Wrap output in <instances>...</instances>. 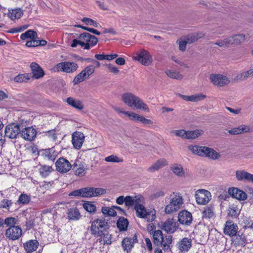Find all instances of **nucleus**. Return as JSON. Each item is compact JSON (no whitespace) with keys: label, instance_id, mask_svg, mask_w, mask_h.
Masks as SVG:
<instances>
[{"label":"nucleus","instance_id":"obj_1","mask_svg":"<svg viewBox=\"0 0 253 253\" xmlns=\"http://www.w3.org/2000/svg\"><path fill=\"white\" fill-rule=\"evenodd\" d=\"M122 99L124 103L133 109L141 110L149 112L148 105L139 97L131 92L124 93L122 95Z\"/></svg>","mask_w":253,"mask_h":253},{"label":"nucleus","instance_id":"obj_2","mask_svg":"<svg viewBox=\"0 0 253 253\" xmlns=\"http://www.w3.org/2000/svg\"><path fill=\"white\" fill-rule=\"evenodd\" d=\"M98 42V39L94 36L88 33H83L79 36V40L74 39L72 41L71 46L75 47L78 45H81L84 49H89L95 45Z\"/></svg>","mask_w":253,"mask_h":253},{"label":"nucleus","instance_id":"obj_3","mask_svg":"<svg viewBox=\"0 0 253 253\" xmlns=\"http://www.w3.org/2000/svg\"><path fill=\"white\" fill-rule=\"evenodd\" d=\"M144 203H140L135 206L134 209L136 211V215L138 217L143 218L147 222H152L156 219V211L153 207L146 208L143 204Z\"/></svg>","mask_w":253,"mask_h":253},{"label":"nucleus","instance_id":"obj_4","mask_svg":"<svg viewBox=\"0 0 253 253\" xmlns=\"http://www.w3.org/2000/svg\"><path fill=\"white\" fill-rule=\"evenodd\" d=\"M183 200L182 196L179 193H173L169 198V202L165 207V212L170 214L177 211L182 206Z\"/></svg>","mask_w":253,"mask_h":253},{"label":"nucleus","instance_id":"obj_5","mask_svg":"<svg viewBox=\"0 0 253 253\" xmlns=\"http://www.w3.org/2000/svg\"><path fill=\"white\" fill-rule=\"evenodd\" d=\"M105 193V190L102 188H84L74 191L69 196L75 197H91L98 196Z\"/></svg>","mask_w":253,"mask_h":253},{"label":"nucleus","instance_id":"obj_6","mask_svg":"<svg viewBox=\"0 0 253 253\" xmlns=\"http://www.w3.org/2000/svg\"><path fill=\"white\" fill-rule=\"evenodd\" d=\"M189 150L194 154L199 156L208 157L211 159H216L218 158L219 154L212 149L199 146H189Z\"/></svg>","mask_w":253,"mask_h":253},{"label":"nucleus","instance_id":"obj_7","mask_svg":"<svg viewBox=\"0 0 253 253\" xmlns=\"http://www.w3.org/2000/svg\"><path fill=\"white\" fill-rule=\"evenodd\" d=\"M132 58L146 66L150 65L153 62L152 55L147 50L145 49H141L134 53Z\"/></svg>","mask_w":253,"mask_h":253},{"label":"nucleus","instance_id":"obj_8","mask_svg":"<svg viewBox=\"0 0 253 253\" xmlns=\"http://www.w3.org/2000/svg\"><path fill=\"white\" fill-rule=\"evenodd\" d=\"M107 225V222L103 219H97L91 222L90 231L92 234L98 237L101 235Z\"/></svg>","mask_w":253,"mask_h":253},{"label":"nucleus","instance_id":"obj_9","mask_svg":"<svg viewBox=\"0 0 253 253\" xmlns=\"http://www.w3.org/2000/svg\"><path fill=\"white\" fill-rule=\"evenodd\" d=\"M79 66L75 62L64 61L57 64L54 67L55 71H61L67 73H71L76 71Z\"/></svg>","mask_w":253,"mask_h":253},{"label":"nucleus","instance_id":"obj_10","mask_svg":"<svg viewBox=\"0 0 253 253\" xmlns=\"http://www.w3.org/2000/svg\"><path fill=\"white\" fill-rule=\"evenodd\" d=\"M95 71V67L93 65L86 66L74 79L73 83L74 84H78L87 79Z\"/></svg>","mask_w":253,"mask_h":253},{"label":"nucleus","instance_id":"obj_11","mask_svg":"<svg viewBox=\"0 0 253 253\" xmlns=\"http://www.w3.org/2000/svg\"><path fill=\"white\" fill-rule=\"evenodd\" d=\"M211 193L205 189H199L196 191L195 198L198 205H205L211 200Z\"/></svg>","mask_w":253,"mask_h":253},{"label":"nucleus","instance_id":"obj_12","mask_svg":"<svg viewBox=\"0 0 253 253\" xmlns=\"http://www.w3.org/2000/svg\"><path fill=\"white\" fill-rule=\"evenodd\" d=\"M22 127L19 124H10L5 127V135L9 138H15L19 133Z\"/></svg>","mask_w":253,"mask_h":253},{"label":"nucleus","instance_id":"obj_13","mask_svg":"<svg viewBox=\"0 0 253 253\" xmlns=\"http://www.w3.org/2000/svg\"><path fill=\"white\" fill-rule=\"evenodd\" d=\"M22 232V229L18 226H12L6 230L5 235L9 239L15 240L21 237Z\"/></svg>","mask_w":253,"mask_h":253},{"label":"nucleus","instance_id":"obj_14","mask_svg":"<svg viewBox=\"0 0 253 253\" xmlns=\"http://www.w3.org/2000/svg\"><path fill=\"white\" fill-rule=\"evenodd\" d=\"M55 165L57 170L61 173H66L72 168L71 163L64 158L58 159Z\"/></svg>","mask_w":253,"mask_h":253},{"label":"nucleus","instance_id":"obj_15","mask_svg":"<svg viewBox=\"0 0 253 253\" xmlns=\"http://www.w3.org/2000/svg\"><path fill=\"white\" fill-rule=\"evenodd\" d=\"M210 80L214 85L219 86L225 85L230 82L226 76L220 74H211L210 76Z\"/></svg>","mask_w":253,"mask_h":253},{"label":"nucleus","instance_id":"obj_16","mask_svg":"<svg viewBox=\"0 0 253 253\" xmlns=\"http://www.w3.org/2000/svg\"><path fill=\"white\" fill-rule=\"evenodd\" d=\"M85 136L83 133L80 131L74 132L72 135V142L74 147L80 149L84 141Z\"/></svg>","mask_w":253,"mask_h":253},{"label":"nucleus","instance_id":"obj_17","mask_svg":"<svg viewBox=\"0 0 253 253\" xmlns=\"http://www.w3.org/2000/svg\"><path fill=\"white\" fill-rule=\"evenodd\" d=\"M21 135L24 139L31 141L36 135V131L32 127H27L24 129L22 128Z\"/></svg>","mask_w":253,"mask_h":253},{"label":"nucleus","instance_id":"obj_18","mask_svg":"<svg viewBox=\"0 0 253 253\" xmlns=\"http://www.w3.org/2000/svg\"><path fill=\"white\" fill-rule=\"evenodd\" d=\"M238 229V227L236 224L231 221H228L225 225L224 233L225 234L230 236H233L237 233Z\"/></svg>","mask_w":253,"mask_h":253},{"label":"nucleus","instance_id":"obj_19","mask_svg":"<svg viewBox=\"0 0 253 253\" xmlns=\"http://www.w3.org/2000/svg\"><path fill=\"white\" fill-rule=\"evenodd\" d=\"M178 227V223L173 219L166 220L162 226V229L167 232L173 233Z\"/></svg>","mask_w":253,"mask_h":253},{"label":"nucleus","instance_id":"obj_20","mask_svg":"<svg viewBox=\"0 0 253 253\" xmlns=\"http://www.w3.org/2000/svg\"><path fill=\"white\" fill-rule=\"evenodd\" d=\"M192 220V214L187 211H182L178 214V221L182 224L189 225Z\"/></svg>","mask_w":253,"mask_h":253},{"label":"nucleus","instance_id":"obj_21","mask_svg":"<svg viewBox=\"0 0 253 253\" xmlns=\"http://www.w3.org/2000/svg\"><path fill=\"white\" fill-rule=\"evenodd\" d=\"M229 194L233 198L239 200L244 201L247 199V194L245 192L237 188H229Z\"/></svg>","mask_w":253,"mask_h":253},{"label":"nucleus","instance_id":"obj_22","mask_svg":"<svg viewBox=\"0 0 253 253\" xmlns=\"http://www.w3.org/2000/svg\"><path fill=\"white\" fill-rule=\"evenodd\" d=\"M144 199L141 196H137L135 197L126 196V197L125 204L126 206L129 207L137 205L140 203H144Z\"/></svg>","mask_w":253,"mask_h":253},{"label":"nucleus","instance_id":"obj_23","mask_svg":"<svg viewBox=\"0 0 253 253\" xmlns=\"http://www.w3.org/2000/svg\"><path fill=\"white\" fill-rule=\"evenodd\" d=\"M253 131V128L248 125H241L237 127H234L228 131L230 134L236 135L240 134L243 132H250Z\"/></svg>","mask_w":253,"mask_h":253},{"label":"nucleus","instance_id":"obj_24","mask_svg":"<svg viewBox=\"0 0 253 253\" xmlns=\"http://www.w3.org/2000/svg\"><path fill=\"white\" fill-rule=\"evenodd\" d=\"M168 162L166 159L162 158L157 161L152 166L149 168L148 171L150 173H154L164 166H167Z\"/></svg>","mask_w":253,"mask_h":253},{"label":"nucleus","instance_id":"obj_25","mask_svg":"<svg viewBox=\"0 0 253 253\" xmlns=\"http://www.w3.org/2000/svg\"><path fill=\"white\" fill-rule=\"evenodd\" d=\"M177 95L183 100L191 102H198L204 100L206 96L203 93H198L192 95H184L181 94H177Z\"/></svg>","mask_w":253,"mask_h":253},{"label":"nucleus","instance_id":"obj_26","mask_svg":"<svg viewBox=\"0 0 253 253\" xmlns=\"http://www.w3.org/2000/svg\"><path fill=\"white\" fill-rule=\"evenodd\" d=\"M30 68L34 78L37 79L43 76L44 74V71L37 63L32 62L30 65Z\"/></svg>","mask_w":253,"mask_h":253},{"label":"nucleus","instance_id":"obj_27","mask_svg":"<svg viewBox=\"0 0 253 253\" xmlns=\"http://www.w3.org/2000/svg\"><path fill=\"white\" fill-rule=\"evenodd\" d=\"M137 242V237L134 235L132 238H126L122 241V247L125 251H130L133 247V244Z\"/></svg>","mask_w":253,"mask_h":253},{"label":"nucleus","instance_id":"obj_28","mask_svg":"<svg viewBox=\"0 0 253 253\" xmlns=\"http://www.w3.org/2000/svg\"><path fill=\"white\" fill-rule=\"evenodd\" d=\"M191 241V239L188 238L182 239L178 242V249L183 252H187L192 246Z\"/></svg>","mask_w":253,"mask_h":253},{"label":"nucleus","instance_id":"obj_29","mask_svg":"<svg viewBox=\"0 0 253 253\" xmlns=\"http://www.w3.org/2000/svg\"><path fill=\"white\" fill-rule=\"evenodd\" d=\"M8 11L7 16L12 21L19 19L23 14V10L20 8L9 9Z\"/></svg>","mask_w":253,"mask_h":253},{"label":"nucleus","instance_id":"obj_30","mask_svg":"<svg viewBox=\"0 0 253 253\" xmlns=\"http://www.w3.org/2000/svg\"><path fill=\"white\" fill-rule=\"evenodd\" d=\"M67 218L70 220H78L81 217V213L77 208H72L67 211Z\"/></svg>","mask_w":253,"mask_h":253},{"label":"nucleus","instance_id":"obj_31","mask_svg":"<svg viewBox=\"0 0 253 253\" xmlns=\"http://www.w3.org/2000/svg\"><path fill=\"white\" fill-rule=\"evenodd\" d=\"M253 76V68L247 71L238 73L235 77L234 80L236 82L244 81Z\"/></svg>","mask_w":253,"mask_h":253},{"label":"nucleus","instance_id":"obj_32","mask_svg":"<svg viewBox=\"0 0 253 253\" xmlns=\"http://www.w3.org/2000/svg\"><path fill=\"white\" fill-rule=\"evenodd\" d=\"M231 40V45L237 46L241 44L245 41V36L243 34L235 35L230 37Z\"/></svg>","mask_w":253,"mask_h":253},{"label":"nucleus","instance_id":"obj_33","mask_svg":"<svg viewBox=\"0 0 253 253\" xmlns=\"http://www.w3.org/2000/svg\"><path fill=\"white\" fill-rule=\"evenodd\" d=\"M39 243L36 240H31L27 242L24 245V248L27 253H32L38 248Z\"/></svg>","mask_w":253,"mask_h":253},{"label":"nucleus","instance_id":"obj_34","mask_svg":"<svg viewBox=\"0 0 253 253\" xmlns=\"http://www.w3.org/2000/svg\"><path fill=\"white\" fill-rule=\"evenodd\" d=\"M67 102L71 106L79 110H82L84 108V106L81 101L75 100L72 97H68L67 99Z\"/></svg>","mask_w":253,"mask_h":253},{"label":"nucleus","instance_id":"obj_35","mask_svg":"<svg viewBox=\"0 0 253 253\" xmlns=\"http://www.w3.org/2000/svg\"><path fill=\"white\" fill-rule=\"evenodd\" d=\"M42 155L44 158L51 161H54L56 158V155L52 149L43 150L42 151Z\"/></svg>","mask_w":253,"mask_h":253},{"label":"nucleus","instance_id":"obj_36","mask_svg":"<svg viewBox=\"0 0 253 253\" xmlns=\"http://www.w3.org/2000/svg\"><path fill=\"white\" fill-rule=\"evenodd\" d=\"M36 38H38L37 32L32 30L27 31L20 36V39L22 40H25L27 39H35Z\"/></svg>","mask_w":253,"mask_h":253},{"label":"nucleus","instance_id":"obj_37","mask_svg":"<svg viewBox=\"0 0 253 253\" xmlns=\"http://www.w3.org/2000/svg\"><path fill=\"white\" fill-rule=\"evenodd\" d=\"M166 75L171 79L181 80L183 76L179 72L173 70H167L165 71Z\"/></svg>","mask_w":253,"mask_h":253},{"label":"nucleus","instance_id":"obj_38","mask_svg":"<svg viewBox=\"0 0 253 253\" xmlns=\"http://www.w3.org/2000/svg\"><path fill=\"white\" fill-rule=\"evenodd\" d=\"M204 36V34L202 33H194L189 35L186 38H184L188 43H192L197 41L199 39Z\"/></svg>","mask_w":253,"mask_h":253},{"label":"nucleus","instance_id":"obj_39","mask_svg":"<svg viewBox=\"0 0 253 253\" xmlns=\"http://www.w3.org/2000/svg\"><path fill=\"white\" fill-rule=\"evenodd\" d=\"M101 237L98 239V241L101 244H111V235L109 234L108 233H102Z\"/></svg>","mask_w":253,"mask_h":253},{"label":"nucleus","instance_id":"obj_40","mask_svg":"<svg viewBox=\"0 0 253 253\" xmlns=\"http://www.w3.org/2000/svg\"><path fill=\"white\" fill-rule=\"evenodd\" d=\"M163 235L161 230H157L154 232L153 239L154 243L157 245H159L163 242Z\"/></svg>","mask_w":253,"mask_h":253},{"label":"nucleus","instance_id":"obj_41","mask_svg":"<svg viewBox=\"0 0 253 253\" xmlns=\"http://www.w3.org/2000/svg\"><path fill=\"white\" fill-rule=\"evenodd\" d=\"M120 112L124 115H126L131 121H139L141 116L131 111H120Z\"/></svg>","mask_w":253,"mask_h":253},{"label":"nucleus","instance_id":"obj_42","mask_svg":"<svg viewBox=\"0 0 253 253\" xmlns=\"http://www.w3.org/2000/svg\"><path fill=\"white\" fill-rule=\"evenodd\" d=\"M231 40L230 37H226L223 39L218 40L214 44L220 47H228L231 45Z\"/></svg>","mask_w":253,"mask_h":253},{"label":"nucleus","instance_id":"obj_43","mask_svg":"<svg viewBox=\"0 0 253 253\" xmlns=\"http://www.w3.org/2000/svg\"><path fill=\"white\" fill-rule=\"evenodd\" d=\"M73 169L76 171V174H82L84 173L86 169V168L83 164H78L76 162L72 166Z\"/></svg>","mask_w":253,"mask_h":253},{"label":"nucleus","instance_id":"obj_44","mask_svg":"<svg viewBox=\"0 0 253 253\" xmlns=\"http://www.w3.org/2000/svg\"><path fill=\"white\" fill-rule=\"evenodd\" d=\"M128 224L127 220L125 218H120L117 221V226L121 230L126 229Z\"/></svg>","mask_w":253,"mask_h":253},{"label":"nucleus","instance_id":"obj_45","mask_svg":"<svg viewBox=\"0 0 253 253\" xmlns=\"http://www.w3.org/2000/svg\"><path fill=\"white\" fill-rule=\"evenodd\" d=\"M102 213L107 215L115 216L116 215L117 213L113 207H103L102 208Z\"/></svg>","mask_w":253,"mask_h":253},{"label":"nucleus","instance_id":"obj_46","mask_svg":"<svg viewBox=\"0 0 253 253\" xmlns=\"http://www.w3.org/2000/svg\"><path fill=\"white\" fill-rule=\"evenodd\" d=\"M202 134V130L196 129L192 131H187V139H195Z\"/></svg>","mask_w":253,"mask_h":253},{"label":"nucleus","instance_id":"obj_47","mask_svg":"<svg viewBox=\"0 0 253 253\" xmlns=\"http://www.w3.org/2000/svg\"><path fill=\"white\" fill-rule=\"evenodd\" d=\"M29 79H30V77H29V74H19V75L16 76L14 78V81L15 82L22 83V82H26Z\"/></svg>","mask_w":253,"mask_h":253},{"label":"nucleus","instance_id":"obj_48","mask_svg":"<svg viewBox=\"0 0 253 253\" xmlns=\"http://www.w3.org/2000/svg\"><path fill=\"white\" fill-rule=\"evenodd\" d=\"M171 243L172 237L170 235H167L165 238L163 237V242L160 245H163L165 249H168Z\"/></svg>","mask_w":253,"mask_h":253},{"label":"nucleus","instance_id":"obj_49","mask_svg":"<svg viewBox=\"0 0 253 253\" xmlns=\"http://www.w3.org/2000/svg\"><path fill=\"white\" fill-rule=\"evenodd\" d=\"M83 208L89 212H93L96 211V206L90 202L84 203L83 204Z\"/></svg>","mask_w":253,"mask_h":253},{"label":"nucleus","instance_id":"obj_50","mask_svg":"<svg viewBox=\"0 0 253 253\" xmlns=\"http://www.w3.org/2000/svg\"><path fill=\"white\" fill-rule=\"evenodd\" d=\"M170 168L174 174H180L184 172L182 167L179 164H174L170 166Z\"/></svg>","mask_w":253,"mask_h":253},{"label":"nucleus","instance_id":"obj_51","mask_svg":"<svg viewBox=\"0 0 253 253\" xmlns=\"http://www.w3.org/2000/svg\"><path fill=\"white\" fill-rule=\"evenodd\" d=\"M105 161L107 162L120 163L123 162V159L116 155H111L105 158Z\"/></svg>","mask_w":253,"mask_h":253},{"label":"nucleus","instance_id":"obj_52","mask_svg":"<svg viewBox=\"0 0 253 253\" xmlns=\"http://www.w3.org/2000/svg\"><path fill=\"white\" fill-rule=\"evenodd\" d=\"M203 217L205 218H211L213 216L214 212L213 208L211 207H207L204 211Z\"/></svg>","mask_w":253,"mask_h":253},{"label":"nucleus","instance_id":"obj_53","mask_svg":"<svg viewBox=\"0 0 253 253\" xmlns=\"http://www.w3.org/2000/svg\"><path fill=\"white\" fill-rule=\"evenodd\" d=\"M39 170L40 174H44V173H51L53 169L50 166L43 165L40 167Z\"/></svg>","mask_w":253,"mask_h":253},{"label":"nucleus","instance_id":"obj_54","mask_svg":"<svg viewBox=\"0 0 253 253\" xmlns=\"http://www.w3.org/2000/svg\"><path fill=\"white\" fill-rule=\"evenodd\" d=\"M82 21L86 25L92 26L95 27H98L99 25L97 22L89 18L84 17L82 19Z\"/></svg>","mask_w":253,"mask_h":253},{"label":"nucleus","instance_id":"obj_55","mask_svg":"<svg viewBox=\"0 0 253 253\" xmlns=\"http://www.w3.org/2000/svg\"><path fill=\"white\" fill-rule=\"evenodd\" d=\"M17 219L15 217H9L5 219L4 223L6 226L11 227L12 226H15L17 224Z\"/></svg>","mask_w":253,"mask_h":253},{"label":"nucleus","instance_id":"obj_56","mask_svg":"<svg viewBox=\"0 0 253 253\" xmlns=\"http://www.w3.org/2000/svg\"><path fill=\"white\" fill-rule=\"evenodd\" d=\"M30 201V197L28 195L22 194H21L18 200V202L20 204H27L29 203Z\"/></svg>","mask_w":253,"mask_h":253},{"label":"nucleus","instance_id":"obj_57","mask_svg":"<svg viewBox=\"0 0 253 253\" xmlns=\"http://www.w3.org/2000/svg\"><path fill=\"white\" fill-rule=\"evenodd\" d=\"M237 178L239 180L253 182V175H237Z\"/></svg>","mask_w":253,"mask_h":253},{"label":"nucleus","instance_id":"obj_58","mask_svg":"<svg viewBox=\"0 0 253 253\" xmlns=\"http://www.w3.org/2000/svg\"><path fill=\"white\" fill-rule=\"evenodd\" d=\"M179 45V49L181 51H185L186 49V44L188 43L185 38H181L177 42Z\"/></svg>","mask_w":253,"mask_h":253},{"label":"nucleus","instance_id":"obj_59","mask_svg":"<svg viewBox=\"0 0 253 253\" xmlns=\"http://www.w3.org/2000/svg\"><path fill=\"white\" fill-rule=\"evenodd\" d=\"M173 133L176 136L183 138L187 139V131L183 129L176 130L173 131Z\"/></svg>","mask_w":253,"mask_h":253},{"label":"nucleus","instance_id":"obj_60","mask_svg":"<svg viewBox=\"0 0 253 253\" xmlns=\"http://www.w3.org/2000/svg\"><path fill=\"white\" fill-rule=\"evenodd\" d=\"M37 39H38V37L35 39H30V41L26 42V45L29 47L38 46Z\"/></svg>","mask_w":253,"mask_h":253},{"label":"nucleus","instance_id":"obj_61","mask_svg":"<svg viewBox=\"0 0 253 253\" xmlns=\"http://www.w3.org/2000/svg\"><path fill=\"white\" fill-rule=\"evenodd\" d=\"M233 240L236 245H242L244 243V238L239 235L236 236Z\"/></svg>","mask_w":253,"mask_h":253},{"label":"nucleus","instance_id":"obj_62","mask_svg":"<svg viewBox=\"0 0 253 253\" xmlns=\"http://www.w3.org/2000/svg\"><path fill=\"white\" fill-rule=\"evenodd\" d=\"M12 203L10 201L8 200H3L1 202L0 207L2 208L8 209L9 206H11Z\"/></svg>","mask_w":253,"mask_h":253},{"label":"nucleus","instance_id":"obj_63","mask_svg":"<svg viewBox=\"0 0 253 253\" xmlns=\"http://www.w3.org/2000/svg\"><path fill=\"white\" fill-rule=\"evenodd\" d=\"M107 67H108L110 72H111L113 73L117 74L119 72L118 69L115 66H113V65L109 64L107 65Z\"/></svg>","mask_w":253,"mask_h":253},{"label":"nucleus","instance_id":"obj_64","mask_svg":"<svg viewBox=\"0 0 253 253\" xmlns=\"http://www.w3.org/2000/svg\"><path fill=\"white\" fill-rule=\"evenodd\" d=\"M139 122L147 125L152 124L153 123L152 121L151 120L146 119L142 116H141Z\"/></svg>","mask_w":253,"mask_h":253}]
</instances>
